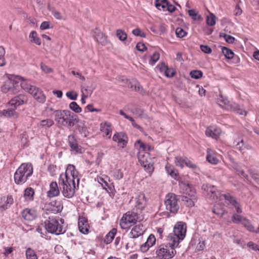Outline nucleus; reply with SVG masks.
Listing matches in <instances>:
<instances>
[{
	"instance_id": "obj_1",
	"label": "nucleus",
	"mask_w": 259,
	"mask_h": 259,
	"mask_svg": "<svg viewBox=\"0 0 259 259\" xmlns=\"http://www.w3.org/2000/svg\"><path fill=\"white\" fill-rule=\"evenodd\" d=\"M76 181L78 187L79 182L78 172L74 165L68 164L65 172L61 174L58 180L61 191L65 197L71 198L73 197L76 189Z\"/></svg>"
},
{
	"instance_id": "obj_2",
	"label": "nucleus",
	"mask_w": 259,
	"mask_h": 259,
	"mask_svg": "<svg viewBox=\"0 0 259 259\" xmlns=\"http://www.w3.org/2000/svg\"><path fill=\"white\" fill-rule=\"evenodd\" d=\"M54 117L59 124L69 128L78 121L77 116L68 110L54 111Z\"/></svg>"
},
{
	"instance_id": "obj_3",
	"label": "nucleus",
	"mask_w": 259,
	"mask_h": 259,
	"mask_svg": "<svg viewBox=\"0 0 259 259\" xmlns=\"http://www.w3.org/2000/svg\"><path fill=\"white\" fill-rule=\"evenodd\" d=\"M167 242L157 247L156 254L158 259H171L176 255V248L178 245L169 240H167Z\"/></svg>"
},
{
	"instance_id": "obj_4",
	"label": "nucleus",
	"mask_w": 259,
	"mask_h": 259,
	"mask_svg": "<svg viewBox=\"0 0 259 259\" xmlns=\"http://www.w3.org/2000/svg\"><path fill=\"white\" fill-rule=\"evenodd\" d=\"M186 231V223L182 222H178L174 227L173 232L167 236L166 240L172 241V243L179 245V243L185 237Z\"/></svg>"
},
{
	"instance_id": "obj_5",
	"label": "nucleus",
	"mask_w": 259,
	"mask_h": 259,
	"mask_svg": "<svg viewBox=\"0 0 259 259\" xmlns=\"http://www.w3.org/2000/svg\"><path fill=\"white\" fill-rule=\"evenodd\" d=\"M32 173L33 167L31 164L22 163L14 174L15 182L18 185L24 184Z\"/></svg>"
},
{
	"instance_id": "obj_6",
	"label": "nucleus",
	"mask_w": 259,
	"mask_h": 259,
	"mask_svg": "<svg viewBox=\"0 0 259 259\" xmlns=\"http://www.w3.org/2000/svg\"><path fill=\"white\" fill-rule=\"evenodd\" d=\"M183 192L188 196H184L182 198L185 205L188 207H193L195 205L197 198L196 193L192 186L186 183L181 182L180 184Z\"/></svg>"
},
{
	"instance_id": "obj_7",
	"label": "nucleus",
	"mask_w": 259,
	"mask_h": 259,
	"mask_svg": "<svg viewBox=\"0 0 259 259\" xmlns=\"http://www.w3.org/2000/svg\"><path fill=\"white\" fill-rule=\"evenodd\" d=\"M44 224L46 230L51 234L58 235L65 232L63 226L59 224L58 220L54 217H49L48 219L45 221Z\"/></svg>"
},
{
	"instance_id": "obj_8",
	"label": "nucleus",
	"mask_w": 259,
	"mask_h": 259,
	"mask_svg": "<svg viewBox=\"0 0 259 259\" xmlns=\"http://www.w3.org/2000/svg\"><path fill=\"white\" fill-rule=\"evenodd\" d=\"M138 219L137 212L128 211L120 220V225L122 229H127L135 224Z\"/></svg>"
},
{
	"instance_id": "obj_9",
	"label": "nucleus",
	"mask_w": 259,
	"mask_h": 259,
	"mask_svg": "<svg viewBox=\"0 0 259 259\" xmlns=\"http://www.w3.org/2000/svg\"><path fill=\"white\" fill-rule=\"evenodd\" d=\"M164 204L166 210L176 213L179 208L177 196L174 193H168L165 196Z\"/></svg>"
},
{
	"instance_id": "obj_10",
	"label": "nucleus",
	"mask_w": 259,
	"mask_h": 259,
	"mask_svg": "<svg viewBox=\"0 0 259 259\" xmlns=\"http://www.w3.org/2000/svg\"><path fill=\"white\" fill-rule=\"evenodd\" d=\"M138 158L139 162L149 173H151L154 170L153 162L149 156V154L144 152H139Z\"/></svg>"
},
{
	"instance_id": "obj_11",
	"label": "nucleus",
	"mask_w": 259,
	"mask_h": 259,
	"mask_svg": "<svg viewBox=\"0 0 259 259\" xmlns=\"http://www.w3.org/2000/svg\"><path fill=\"white\" fill-rule=\"evenodd\" d=\"M20 91L19 85L17 84L15 81V78L13 80L6 81L2 87V91L4 93H9L11 94H16Z\"/></svg>"
},
{
	"instance_id": "obj_12",
	"label": "nucleus",
	"mask_w": 259,
	"mask_h": 259,
	"mask_svg": "<svg viewBox=\"0 0 259 259\" xmlns=\"http://www.w3.org/2000/svg\"><path fill=\"white\" fill-rule=\"evenodd\" d=\"M202 189L205 192V195L213 200L219 199V196L221 195L220 192L217 190L216 187L211 185L203 184Z\"/></svg>"
},
{
	"instance_id": "obj_13",
	"label": "nucleus",
	"mask_w": 259,
	"mask_h": 259,
	"mask_svg": "<svg viewBox=\"0 0 259 259\" xmlns=\"http://www.w3.org/2000/svg\"><path fill=\"white\" fill-rule=\"evenodd\" d=\"M174 162L176 166L183 168L184 165L192 169H195L197 166L193 163L187 157L185 156H177L175 157Z\"/></svg>"
},
{
	"instance_id": "obj_14",
	"label": "nucleus",
	"mask_w": 259,
	"mask_h": 259,
	"mask_svg": "<svg viewBox=\"0 0 259 259\" xmlns=\"http://www.w3.org/2000/svg\"><path fill=\"white\" fill-rule=\"evenodd\" d=\"M121 82V85L126 86L130 88L132 91L136 92H140L142 90V87L139 82L136 79H127L126 77L122 76L120 80H119Z\"/></svg>"
},
{
	"instance_id": "obj_15",
	"label": "nucleus",
	"mask_w": 259,
	"mask_h": 259,
	"mask_svg": "<svg viewBox=\"0 0 259 259\" xmlns=\"http://www.w3.org/2000/svg\"><path fill=\"white\" fill-rule=\"evenodd\" d=\"M114 141L117 143L119 149H123L127 144L128 137L124 133H116L114 134Z\"/></svg>"
},
{
	"instance_id": "obj_16",
	"label": "nucleus",
	"mask_w": 259,
	"mask_h": 259,
	"mask_svg": "<svg viewBox=\"0 0 259 259\" xmlns=\"http://www.w3.org/2000/svg\"><path fill=\"white\" fill-rule=\"evenodd\" d=\"M28 97L24 94H20L12 99L9 102L10 106L16 108L17 107L26 104L28 102Z\"/></svg>"
},
{
	"instance_id": "obj_17",
	"label": "nucleus",
	"mask_w": 259,
	"mask_h": 259,
	"mask_svg": "<svg viewBox=\"0 0 259 259\" xmlns=\"http://www.w3.org/2000/svg\"><path fill=\"white\" fill-rule=\"evenodd\" d=\"M15 81L16 82L17 84H18L19 82L20 83L19 85L20 89H23L29 94L31 92L32 88L35 87V86L31 85L26 79L21 76L18 75L15 76Z\"/></svg>"
},
{
	"instance_id": "obj_18",
	"label": "nucleus",
	"mask_w": 259,
	"mask_h": 259,
	"mask_svg": "<svg viewBox=\"0 0 259 259\" xmlns=\"http://www.w3.org/2000/svg\"><path fill=\"white\" fill-rule=\"evenodd\" d=\"M30 94L39 103H44L46 100V97L43 93V92L38 88L35 87L32 88Z\"/></svg>"
},
{
	"instance_id": "obj_19",
	"label": "nucleus",
	"mask_w": 259,
	"mask_h": 259,
	"mask_svg": "<svg viewBox=\"0 0 259 259\" xmlns=\"http://www.w3.org/2000/svg\"><path fill=\"white\" fill-rule=\"evenodd\" d=\"M219 154L214 150L208 148L206 156V160L212 164H217L219 162Z\"/></svg>"
},
{
	"instance_id": "obj_20",
	"label": "nucleus",
	"mask_w": 259,
	"mask_h": 259,
	"mask_svg": "<svg viewBox=\"0 0 259 259\" xmlns=\"http://www.w3.org/2000/svg\"><path fill=\"white\" fill-rule=\"evenodd\" d=\"M222 198H224L232 204L235 207L238 213H241L242 212V209L240 207L239 203L230 194H221V195L219 196V200H221Z\"/></svg>"
},
{
	"instance_id": "obj_21",
	"label": "nucleus",
	"mask_w": 259,
	"mask_h": 259,
	"mask_svg": "<svg viewBox=\"0 0 259 259\" xmlns=\"http://www.w3.org/2000/svg\"><path fill=\"white\" fill-rule=\"evenodd\" d=\"M234 144L235 148L242 153H243V151L245 149L249 150L251 149V147L249 145L245 144L241 137L235 138Z\"/></svg>"
},
{
	"instance_id": "obj_22",
	"label": "nucleus",
	"mask_w": 259,
	"mask_h": 259,
	"mask_svg": "<svg viewBox=\"0 0 259 259\" xmlns=\"http://www.w3.org/2000/svg\"><path fill=\"white\" fill-rule=\"evenodd\" d=\"M156 242V238L153 234H150L145 243L141 245L140 249L143 252H147Z\"/></svg>"
},
{
	"instance_id": "obj_23",
	"label": "nucleus",
	"mask_w": 259,
	"mask_h": 259,
	"mask_svg": "<svg viewBox=\"0 0 259 259\" xmlns=\"http://www.w3.org/2000/svg\"><path fill=\"white\" fill-rule=\"evenodd\" d=\"M135 207L139 210H142L145 206L146 200L145 195L140 192L135 198Z\"/></svg>"
},
{
	"instance_id": "obj_24",
	"label": "nucleus",
	"mask_w": 259,
	"mask_h": 259,
	"mask_svg": "<svg viewBox=\"0 0 259 259\" xmlns=\"http://www.w3.org/2000/svg\"><path fill=\"white\" fill-rule=\"evenodd\" d=\"M13 203V198L11 195L4 196L0 199V209L6 210Z\"/></svg>"
},
{
	"instance_id": "obj_25",
	"label": "nucleus",
	"mask_w": 259,
	"mask_h": 259,
	"mask_svg": "<svg viewBox=\"0 0 259 259\" xmlns=\"http://www.w3.org/2000/svg\"><path fill=\"white\" fill-rule=\"evenodd\" d=\"M79 231L84 234L89 232V225L87 219L84 217H79L78 223Z\"/></svg>"
},
{
	"instance_id": "obj_26",
	"label": "nucleus",
	"mask_w": 259,
	"mask_h": 259,
	"mask_svg": "<svg viewBox=\"0 0 259 259\" xmlns=\"http://www.w3.org/2000/svg\"><path fill=\"white\" fill-rule=\"evenodd\" d=\"M144 231L145 228L143 225L138 224L136 225L132 228L130 232L131 237L133 238H137L143 235Z\"/></svg>"
},
{
	"instance_id": "obj_27",
	"label": "nucleus",
	"mask_w": 259,
	"mask_h": 259,
	"mask_svg": "<svg viewBox=\"0 0 259 259\" xmlns=\"http://www.w3.org/2000/svg\"><path fill=\"white\" fill-rule=\"evenodd\" d=\"M60 187L56 182H52L50 184V190L48 192V196L49 197L57 196L60 194Z\"/></svg>"
},
{
	"instance_id": "obj_28",
	"label": "nucleus",
	"mask_w": 259,
	"mask_h": 259,
	"mask_svg": "<svg viewBox=\"0 0 259 259\" xmlns=\"http://www.w3.org/2000/svg\"><path fill=\"white\" fill-rule=\"evenodd\" d=\"M100 130L104 136L110 138L112 135V129L111 124L107 122L101 123L100 124Z\"/></svg>"
},
{
	"instance_id": "obj_29",
	"label": "nucleus",
	"mask_w": 259,
	"mask_h": 259,
	"mask_svg": "<svg viewBox=\"0 0 259 259\" xmlns=\"http://www.w3.org/2000/svg\"><path fill=\"white\" fill-rule=\"evenodd\" d=\"M221 133V131L220 128L213 126L207 128L205 131V134L207 137H210L215 139H217L219 137Z\"/></svg>"
},
{
	"instance_id": "obj_30",
	"label": "nucleus",
	"mask_w": 259,
	"mask_h": 259,
	"mask_svg": "<svg viewBox=\"0 0 259 259\" xmlns=\"http://www.w3.org/2000/svg\"><path fill=\"white\" fill-rule=\"evenodd\" d=\"M23 218L27 221L33 220L36 217V212L34 210L25 208L21 212Z\"/></svg>"
},
{
	"instance_id": "obj_31",
	"label": "nucleus",
	"mask_w": 259,
	"mask_h": 259,
	"mask_svg": "<svg viewBox=\"0 0 259 259\" xmlns=\"http://www.w3.org/2000/svg\"><path fill=\"white\" fill-rule=\"evenodd\" d=\"M19 114L14 109H4L0 111V116L5 117L16 119L18 117Z\"/></svg>"
},
{
	"instance_id": "obj_32",
	"label": "nucleus",
	"mask_w": 259,
	"mask_h": 259,
	"mask_svg": "<svg viewBox=\"0 0 259 259\" xmlns=\"http://www.w3.org/2000/svg\"><path fill=\"white\" fill-rule=\"evenodd\" d=\"M95 40L102 45H105L107 42L106 37L103 33L98 29H96L94 35Z\"/></svg>"
},
{
	"instance_id": "obj_33",
	"label": "nucleus",
	"mask_w": 259,
	"mask_h": 259,
	"mask_svg": "<svg viewBox=\"0 0 259 259\" xmlns=\"http://www.w3.org/2000/svg\"><path fill=\"white\" fill-rule=\"evenodd\" d=\"M69 145L72 150L78 151V145L76 139L73 135H69L68 137Z\"/></svg>"
},
{
	"instance_id": "obj_34",
	"label": "nucleus",
	"mask_w": 259,
	"mask_h": 259,
	"mask_svg": "<svg viewBox=\"0 0 259 259\" xmlns=\"http://www.w3.org/2000/svg\"><path fill=\"white\" fill-rule=\"evenodd\" d=\"M54 124V121L51 119L42 120L39 123V126L41 128L47 129L51 127Z\"/></svg>"
},
{
	"instance_id": "obj_35",
	"label": "nucleus",
	"mask_w": 259,
	"mask_h": 259,
	"mask_svg": "<svg viewBox=\"0 0 259 259\" xmlns=\"http://www.w3.org/2000/svg\"><path fill=\"white\" fill-rule=\"evenodd\" d=\"M168 2L167 0H156L155 7L159 10H166V8L167 7Z\"/></svg>"
},
{
	"instance_id": "obj_36",
	"label": "nucleus",
	"mask_w": 259,
	"mask_h": 259,
	"mask_svg": "<svg viewBox=\"0 0 259 259\" xmlns=\"http://www.w3.org/2000/svg\"><path fill=\"white\" fill-rule=\"evenodd\" d=\"M34 194V190L31 188H27L24 191V197L27 200H32L33 199V195Z\"/></svg>"
},
{
	"instance_id": "obj_37",
	"label": "nucleus",
	"mask_w": 259,
	"mask_h": 259,
	"mask_svg": "<svg viewBox=\"0 0 259 259\" xmlns=\"http://www.w3.org/2000/svg\"><path fill=\"white\" fill-rule=\"evenodd\" d=\"M134 146L139 151V152H145L147 150V145L145 144L140 140H138L135 142Z\"/></svg>"
},
{
	"instance_id": "obj_38",
	"label": "nucleus",
	"mask_w": 259,
	"mask_h": 259,
	"mask_svg": "<svg viewBox=\"0 0 259 259\" xmlns=\"http://www.w3.org/2000/svg\"><path fill=\"white\" fill-rule=\"evenodd\" d=\"M216 20L217 18L213 14L210 13L206 18V24L208 26H213L216 23Z\"/></svg>"
},
{
	"instance_id": "obj_39",
	"label": "nucleus",
	"mask_w": 259,
	"mask_h": 259,
	"mask_svg": "<svg viewBox=\"0 0 259 259\" xmlns=\"http://www.w3.org/2000/svg\"><path fill=\"white\" fill-rule=\"evenodd\" d=\"M222 51L223 54L224 55V56H225V57L227 59H233L234 54L231 50H230L226 47H223L222 48Z\"/></svg>"
},
{
	"instance_id": "obj_40",
	"label": "nucleus",
	"mask_w": 259,
	"mask_h": 259,
	"mask_svg": "<svg viewBox=\"0 0 259 259\" xmlns=\"http://www.w3.org/2000/svg\"><path fill=\"white\" fill-rule=\"evenodd\" d=\"M29 37L31 39V41L37 45H40V39L37 36V34L35 31H32L30 32Z\"/></svg>"
},
{
	"instance_id": "obj_41",
	"label": "nucleus",
	"mask_w": 259,
	"mask_h": 259,
	"mask_svg": "<svg viewBox=\"0 0 259 259\" xmlns=\"http://www.w3.org/2000/svg\"><path fill=\"white\" fill-rule=\"evenodd\" d=\"M230 109L231 110L240 115H246V114L244 110L241 109L239 106L236 104L231 105Z\"/></svg>"
},
{
	"instance_id": "obj_42",
	"label": "nucleus",
	"mask_w": 259,
	"mask_h": 259,
	"mask_svg": "<svg viewBox=\"0 0 259 259\" xmlns=\"http://www.w3.org/2000/svg\"><path fill=\"white\" fill-rule=\"evenodd\" d=\"M241 224L243 226L247 229L250 232H254V228L251 225L250 222L245 218H244L242 220Z\"/></svg>"
},
{
	"instance_id": "obj_43",
	"label": "nucleus",
	"mask_w": 259,
	"mask_h": 259,
	"mask_svg": "<svg viewBox=\"0 0 259 259\" xmlns=\"http://www.w3.org/2000/svg\"><path fill=\"white\" fill-rule=\"evenodd\" d=\"M159 58V53L157 52H154L150 57L149 63L151 65H154L158 61Z\"/></svg>"
},
{
	"instance_id": "obj_44",
	"label": "nucleus",
	"mask_w": 259,
	"mask_h": 259,
	"mask_svg": "<svg viewBox=\"0 0 259 259\" xmlns=\"http://www.w3.org/2000/svg\"><path fill=\"white\" fill-rule=\"evenodd\" d=\"M78 130L82 137H87L89 136V132L88 128L83 124L78 125Z\"/></svg>"
},
{
	"instance_id": "obj_45",
	"label": "nucleus",
	"mask_w": 259,
	"mask_h": 259,
	"mask_svg": "<svg viewBox=\"0 0 259 259\" xmlns=\"http://www.w3.org/2000/svg\"><path fill=\"white\" fill-rule=\"evenodd\" d=\"M217 103L220 106H221L223 108L224 107V108L229 109L227 107V106L229 103L228 100L226 98L223 97L222 95H220L219 97V98H218Z\"/></svg>"
},
{
	"instance_id": "obj_46",
	"label": "nucleus",
	"mask_w": 259,
	"mask_h": 259,
	"mask_svg": "<svg viewBox=\"0 0 259 259\" xmlns=\"http://www.w3.org/2000/svg\"><path fill=\"white\" fill-rule=\"evenodd\" d=\"M26 256L27 259H37L34 251L30 248L26 250Z\"/></svg>"
},
{
	"instance_id": "obj_47",
	"label": "nucleus",
	"mask_w": 259,
	"mask_h": 259,
	"mask_svg": "<svg viewBox=\"0 0 259 259\" xmlns=\"http://www.w3.org/2000/svg\"><path fill=\"white\" fill-rule=\"evenodd\" d=\"M116 36L121 41L125 40L127 38L126 33L122 30L118 29L116 30Z\"/></svg>"
},
{
	"instance_id": "obj_48",
	"label": "nucleus",
	"mask_w": 259,
	"mask_h": 259,
	"mask_svg": "<svg viewBox=\"0 0 259 259\" xmlns=\"http://www.w3.org/2000/svg\"><path fill=\"white\" fill-rule=\"evenodd\" d=\"M69 108L75 113H80L81 112V108L75 102H72L69 104Z\"/></svg>"
},
{
	"instance_id": "obj_49",
	"label": "nucleus",
	"mask_w": 259,
	"mask_h": 259,
	"mask_svg": "<svg viewBox=\"0 0 259 259\" xmlns=\"http://www.w3.org/2000/svg\"><path fill=\"white\" fill-rule=\"evenodd\" d=\"M203 75L202 71L200 70H192L190 73V76L195 79L200 78Z\"/></svg>"
},
{
	"instance_id": "obj_50",
	"label": "nucleus",
	"mask_w": 259,
	"mask_h": 259,
	"mask_svg": "<svg viewBox=\"0 0 259 259\" xmlns=\"http://www.w3.org/2000/svg\"><path fill=\"white\" fill-rule=\"evenodd\" d=\"M113 240V229H111L110 232L106 235L104 239V242L106 244L110 243Z\"/></svg>"
},
{
	"instance_id": "obj_51",
	"label": "nucleus",
	"mask_w": 259,
	"mask_h": 259,
	"mask_svg": "<svg viewBox=\"0 0 259 259\" xmlns=\"http://www.w3.org/2000/svg\"><path fill=\"white\" fill-rule=\"evenodd\" d=\"M188 13L190 16L194 20H199L201 19V16L198 15V13L195 10L192 9L188 11Z\"/></svg>"
},
{
	"instance_id": "obj_52",
	"label": "nucleus",
	"mask_w": 259,
	"mask_h": 259,
	"mask_svg": "<svg viewBox=\"0 0 259 259\" xmlns=\"http://www.w3.org/2000/svg\"><path fill=\"white\" fill-rule=\"evenodd\" d=\"M187 33L181 27L176 29V34L178 37L183 38L187 35Z\"/></svg>"
},
{
	"instance_id": "obj_53",
	"label": "nucleus",
	"mask_w": 259,
	"mask_h": 259,
	"mask_svg": "<svg viewBox=\"0 0 259 259\" xmlns=\"http://www.w3.org/2000/svg\"><path fill=\"white\" fill-rule=\"evenodd\" d=\"M132 33L135 36L142 37H145L146 36V33L138 28L134 29L132 31Z\"/></svg>"
},
{
	"instance_id": "obj_54",
	"label": "nucleus",
	"mask_w": 259,
	"mask_h": 259,
	"mask_svg": "<svg viewBox=\"0 0 259 259\" xmlns=\"http://www.w3.org/2000/svg\"><path fill=\"white\" fill-rule=\"evenodd\" d=\"M20 143L22 146H25L28 142V138L25 133L20 135Z\"/></svg>"
},
{
	"instance_id": "obj_55",
	"label": "nucleus",
	"mask_w": 259,
	"mask_h": 259,
	"mask_svg": "<svg viewBox=\"0 0 259 259\" xmlns=\"http://www.w3.org/2000/svg\"><path fill=\"white\" fill-rule=\"evenodd\" d=\"M98 182L101 185L103 189L107 190V188L111 190L110 187L108 185V183L106 182L102 178L97 179Z\"/></svg>"
},
{
	"instance_id": "obj_56",
	"label": "nucleus",
	"mask_w": 259,
	"mask_h": 259,
	"mask_svg": "<svg viewBox=\"0 0 259 259\" xmlns=\"http://www.w3.org/2000/svg\"><path fill=\"white\" fill-rule=\"evenodd\" d=\"M66 96L72 100H75L77 99L78 94L74 91H69L66 93Z\"/></svg>"
},
{
	"instance_id": "obj_57",
	"label": "nucleus",
	"mask_w": 259,
	"mask_h": 259,
	"mask_svg": "<svg viewBox=\"0 0 259 259\" xmlns=\"http://www.w3.org/2000/svg\"><path fill=\"white\" fill-rule=\"evenodd\" d=\"M243 218L239 214H234L232 217V222L234 223H241Z\"/></svg>"
},
{
	"instance_id": "obj_58",
	"label": "nucleus",
	"mask_w": 259,
	"mask_h": 259,
	"mask_svg": "<svg viewBox=\"0 0 259 259\" xmlns=\"http://www.w3.org/2000/svg\"><path fill=\"white\" fill-rule=\"evenodd\" d=\"M164 73L166 77H171L175 75V71L172 68L167 67Z\"/></svg>"
},
{
	"instance_id": "obj_59",
	"label": "nucleus",
	"mask_w": 259,
	"mask_h": 259,
	"mask_svg": "<svg viewBox=\"0 0 259 259\" xmlns=\"http://www.w3.org/2000/svg\"><path fill=\"white\" fill-rule=\"evenodd\" d=\"M201 50L206 54H210L211 53V49L206 45H201L200 46Z\"/></svg>"
},
{
	"instance_id": "obj_60",
	"label": "nucleus",
	"mask_w": 259,
	"mask_h": 259,
	"mask_svg": "<svg viewBox=\"0 0 259 259\" xmlns=\"http://www.w3.org/2000/svg\"><path fill=\"white\" fill-rule=\"evenodd\" d=\"M169 175L176 180H178L180 178L179 172L175 168L169 173Z\"/></svg>"
},
{
	"instance_id": "obj_61",
	"label": "nucleus",
	"mask_w": 259,
	"mask_h": 259,
	"mask_svg": "<svg viewBox=\"0 0 259 259\" xmlns=\"http://www.w3.org/2000/svg\"><path fill=\"white\" fill-rule=\"evenodd\" d=\"M52 204L56 206V208L54 209L55 211L59 212L63 208V206L60 201H55L53 202Z\"/></svg>"
},
{
	"instance_id": "obj_62",
	"label": "nucleus",
	"mask_w": 259,
	"mask_h": 259,
	"mask_svg": "<svg viewBox=\"0 0 259 259\" xmlns=\"http://www.w3.org/2000/svg\"><path fill=\"white\" fill-rule=\"evenodd\" d=\"M224 37L225 40L229 44H233L235 40V39L234 37H233L231 35H228L226 34H225L224 35Z\"/></svg>"
},
{
	"instance_id": "obj_63",
	"label": "nucleus",
	"mask_w": 259,
	"mask_h": 259,
	"mask_svg": "<svg viewBox=\"0 0 259 259\" xmlns=\"http://www.w3.org/2000/svg\"><path fill=\"white\" fill-rule=\"evenodd\" d=\"M56 166L54 165H50L48 168V170L51 176H53L56 174Z\"/></svg>"
},
{
	"instance_id": "obj_64",
	"label": "nucleus",
	"mask_w": 259,
	"mask_h": 259,
	"mask_svg": "<svg viewBox=\"0 0 259 259\" xmlns=\"http://www.w3.org/2000/svg\"><path fill=\"white\" fill-rule=\"evenodd\" d=\"M137 49L140 52H144L146 50V47L144 44L142 42H138L136 45Z\"/></svg>"
}]
</instances>
